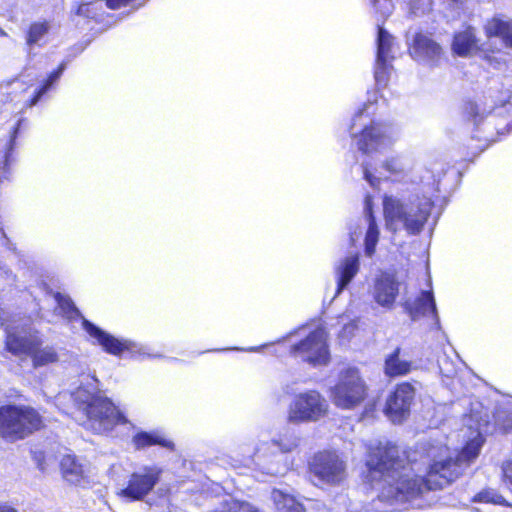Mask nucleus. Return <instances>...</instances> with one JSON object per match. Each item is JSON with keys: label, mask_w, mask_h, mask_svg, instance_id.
I'll use <instances>...</instances> for the list:
<instances>
[{"label": "nucleus", "mask_w": 512, "mask_h": 512, "mask_svg": "<svg viewBox=\"0 0 512 512\" xmlns=\"http://www.w3.org/2000/svg\"><path fill=\"white\" fill-rule=\"evenodd\" d=\"M484 438L472 430L469 440L459 453L441 445L429 450L430 463L424 472L417 463L401 457L396 445L374 441L367 446L366 480L377 493L380 502L403 504L421 496L425 491L442 488L458 478L479 455Z\"/></svg>", "instance_id": "nucleus-1"}, {"label": "nucleus", "mask_w": 512, "mask_h": 512, "mask_svg": "<svg viewBox=\"0 0 512 512\" xmlns=\"http://www.w3.org/2000/svg\"><path fill=\"white\" fill-rule=\"evenodd\" d=\"M430 196L414 193L406 199L385 195L383 212L386 227L392 232L405 230L409 235L420 234L433 208Z\"/></svg>", "instance_id": "nucleus-2"}, {"label": "nucleus", "mask_w": 512, "mask_h": 512, "mask_svg": "<svg viewBox=\"0 0 512 512\" xmlns=\"http://www.w3.org/2000/svg\"><path fill=\"white\" fill-rule=\"evenodd\" d=\"M75 405L87 416V426L97 433L110 431L127 419L118 411L112 401L97 389V379L91 377L86 385L79 386L71 393Z\"/></svg>", "instance_id": "nucleus-3"}, {"label": "nucleus", "mask_w": 512, "mask_h": 512, "mask_svg": "<svg viewBox=\"0 0 512 512\" xmlns=\"http://www.w3.org/2000/svg\"><path fill=\"white\" fill-rule=\"evenodd\" d=\"M367 108L359 110L352 119L350 133L357 148L363 153L381 151L397 139L396 129L389 124L374 122L365 114Z\"/></svg>", "instance_id": "nucleus-4"}, {"label": "nucleus", "mask_w": 512, "mask_h": 512, "mask_svg": "<svg viewBox=\"0 0 512 512\" xmlns=\"http://www.w3.org/2000/svg\"><path fill=\"white\" fill-rule=\"evenodd\" d=\"M6 348L15 356L27 355L32 359L35 368L46 366L58 361V353L52 346L42 347L38 333L30 326H6Z\"/></svg>", "instance_id": "nucleus-5"}, {"label": "nucleus", "mask_w": 512, "mask_h": 512, "mask_svg": "<svg viewBox=\"0 0 512 512\" xmlns=\"http://www.w3.org/2000/svg\"><path fill=\"white\" fill-rule=\"evenodd\" d=\"M42 420L36 410L27 406L0 407V437L14 442L32 434L41 427Z\"/></svg>", "instance_id": "nucleus-6"}, {"label": "nucleus", "mask_w": 512, "mask_h": 512, "mask_svg": "<svg viewBox=\"0 0 512 512\" xmlns=\"http://www.w3.org/2000/svg\"><path fill=\"white\" fill-rule=\"evenodd\" d=\"M368 387L356 368H347L338 375L337 383L330 389L335 406L345 410L355 409L366 399Z\"/></svg>", "instance_id": "nucleus-7"}, {"label": "nucleus", "mask_w": 512, "mask_h": 512, "mask_svg": "<svg viewBox=\"0 0 512 512\" xmlns=\"http://www.w3.org/2000/svg\"><path fill=\"white\" fill-rule=\"evenodd\" d=\"M329 404L317 390L297 394L289 405L288 420L292 423L316 422L328 413Z\"/></svg>", "instance_id": "nucleus-8"}, {"label": "nucleus", "mask_w": 512, "mask_h": 512, "mask_svg": "<svg viewBox=\"0 0 512 512\" xmlns=\"http://www.w3.org/2000/svg\"><path fill=\"white\" fill-rule=\"evenodd\" d=\"M291 352L313 367L326 366L330 362L327 334L323 328L309 332L302 340L292 346Z\"/></svg>", "instance_id": "nucleus-9"}, {"label": "nucleus", "mask_w": 512, "mask_h": 512, "mask_svg": "<svg viewBox=\"0 0 512 512\" xmlns=\"http://www.w3.org/2000/svg\"><path fill=\"white\" fill-rule=\"evenodd\" d=\"M310 471L323 484L338 485L346 478L344 461L336 453L328 451L314 456L310 464Z\"/></svg>", "instance_id": "nucleus-10"}, {"label": "nucleus", "mask_w": 512, "mask_h": 512, "mask_svg": "<svg viewBox=\"0 0 512 512\" xmlns=\"http://www.w3.org/2000/svg\"><path fill=\"white\" fill-rule=\"evenodd\" d=\"M161 473L157 466H144L131 474L127 487L120 489L117 495L129 500H141L153 490Z\"/></svg>", "instance_id": "nucleus-11"}, {"label": "nucleus", "mask_w": 512, "mask_h": 512, "mask_svg": "<svg viewBox=\"0 0 512 512\" xmlns=\"http://www.w3.org/2000/svg\"><path fill=\"white\" fill-rule=\"evenodd\" d=\"M83 329L90 336L94 343L102 346L103 349L113 355H121L125 352L135 356L144 354V348L128 339H118L103 331L87 320H83Z\"/></svg>", "instance_id": "nucleus-12"}, {"label": "nucleus", "mask_w": 512, "mask_h": 512, "mask_svg": "<svg viewBox=\"0 0 512 512\" xmlns=\"http://www.w3.org/2000/svg\"><path fill=\"white\" fill-rule=\"evenodd\" d=\"M415 392L412 384L402 382L388 395L384 413L393 423L402 422L410 414Z\"/></svg>", "instance_id": "nucleus-13"}, {"label": "nucleus", "mask_w": 512, "mask_h": 512, "mask_svg": "<svg viewBox=\"0 0 512 512\" xmlns=\"http://www.w3.org/2000/svg\"><path fill=\"white\" fill-rule=\"evenodd\" d=\"M411 56L428 66H438L442 60V48L428 35L417 33L409 47Z\"/></svg>", "instance_id": "nucleus-14"}, {"label": "nucleus", "mask_w": 512, "mask_h": 512, "mask_svg": "<svg viewBox=\"0 0 512 512\" xmlns=\"http://www.w3.org/2000/svg\"><path fill=\"white\" fill-rule=\"evenodd\" d=\"M277 447L276 440L270 439L260 440L255 448L253 461L265 474L278 475L285 470V467L279 466L276 461L278 458Z\"/></svg>", "instance_id": "nucleus-15"}, {"label": "nucleus", "mask_w": 512, "mask_h": 512, "mask_svg": "<svg viewBox=\"0 0 512 512\" xmlns=\"http://www.w3.org/2000/svg\"><path fill=\"white\" fill-rule=\"evenodd\" d=\"M405 308L413 321L431 314L434 327L440 329L436 303L431 291H421L414 301H407L405 303Z\"/></svg>", "instance_id": "nucleus-16"}, {"label": "nucleus", "mask_w": 512, "mask_h": 512, "mask_svg": "<svg viewBox=\"0 0 512 512\" xmlns=\"http://www.w3.org/2000/svg\"><path fill=\"white\" fill-rule=\"evenodd\" d=\"M416 369V362L411 360L400 347H396L385 356L383 372L387 377L406 376Z\"/></svg>", "instance_id": "nucleus-17"}, {"label": "nucleus", "mask_w": 512, "mask_h": 512, "mask_svg": "<svg viewBox=\"0 0 512 512\" xmlns=\"http://www.w3.org/2000/svg\"><path fill=\"white\" fill-rule=\"evenodd\" d=\"M399 292V284L393 276L382 274L375 282L373 296L383 307H391Z\"/></svg>", "instance_id": "nucleus-18"}, {"label": "nucleus", "mask_w": 512, "mask_h": 512, "mask_svg": "<svg viewBox=\"0 0 512 512\" xmlns=\"http://www.w3.org/2000/svg\"><path fill=\"white\" fill-rule=\"evenodd\" d=\"M359 270V257L357 254L349 255L342 259L335 268L337 276L336 295L351 282Z\"/></svg>", "instance_id": "nucleus-19"}, {"label": "nucleus", "mask_w": 512, "mask_h": 512, "mask_svg": "<svg viewBox=\"0 0 512 512\" xmlns=\"http://www.w3.org/2000/svg\"><path fill=\"white\" fill-rule=\"evenodd\" d=\"M370 196H366L365 199V211H366V222H367V231L364 239L365 246V255L368 257H372L375 253L376 245L379 240V228L376 224L375 218L372 215L370 210Z\"/></svg>", "instance_id": "nucleus-20"}, {"label": "nucleus", "mask_w": 512, "mask_h": 512, "mask_svg": "<svg viewBox=\"0 0 512 512\" xmlns=\"http://www.w3.org/2000/svg\"><path fill=\"white\" fill-rule=\"evenodd\" d=\"M63 477L72 484H81L86 478V468L72 455H66L61 460Z\"/></svg>", "instance_id": "nucleus-21"}, {"label": "nucleus", "mask_w": 512, "mask_h": 512, "mask_svg": "<svg viewBox=\"0 0 512 512\" xmlns=\"http://www.w3.org/2000/svg\"><path fill=\"white\" fill-rule=\"evenodd\" d=\"M487 38L498 37L505 47L512 48V22L493 18L484 27Z\"/></svg>", "instance_id": "nucleus-22"}, {"label": "nucleus", "mask_w": 512, "mask_h": 512, "mask_svg": "<svg viewBox=\"0 0 512 512\" xmlns=\"http://www.w3.org/2000/svg\"><path fill=\"white\" fill-rule=\"evenodd\" d=\"M452 48L459 56H466L479 50L480 48L478 47L474 29L468 28L465 31L456 34Z\"/></svg>", "instance_id": "nucleus-23"}, {"label": "nucleus", "mask_w": 512, "mask_h": 512, "mask_svg": "<svg viewBox=\"0 0 512 512\" xmlns=\"http://www.w3.org/2000/svg\"><path fill=\"white\" fill-rule=\"evenodd\" d=\"M133 444L136 449H143L152 445H160L165 448L173 447L172 442L165 439L159 432H139L133 437Z\"/></svg>", "instance_id": "nucleus-24"}, {"label": "nucleus", "mask_w": 512, "mask_h": 512, "mask_svg": "<svg viewBox=\"0 0 512 512\" xmlns=\"http://www.w3.org/2000/svg\"><path fill=\"white\" fill-rule=\"evenodd\" d=\"M272 499L278 512H304L301 503L297 502L293 496L280 490H273Z\"/></svg>", "instance_id": "nucleus-25"}, {"label": "nucleus", "mask_w": 512, "mask_h": 512, "mask_svg": "<svg viewBox=\"0 0 512 512\" xmlns=\"http://www.w3.org/2000/svg\"><path fill=\"white\" fill-rule=\"evenodd\" d=\"M392 49V36L381 26L378 25V38H377V58L381 63L384 60L390 62L393 58L391 55Z\"/></svg>", "instance_id": "nucleus-26"}, {"label": "nucleus", "mask_w": 512, "mask_h": 512, "mask_svg": "<svg viewBox=\"0 0 512 512\" xmlns=\"http://www.w3.org/2000/svg\"><path fill=\"white\" fill-rule=\"evenodd\" d=\"M76 14L97 22L104 21V4L102 1L83 3L78 6Z\"/></svg>", "instance_id": "nucleus-27"}, {"label": "nucleus", "mask_w": 512, "mask_h": 512, "mask_svg": "<svg viewBox=\"0 0 512 512\" xmlns=\"http://www.w3.org/2000/svg\"><path fill=\"white\" fill-rule=\"evenodd\" d=\"M64 69H65V64L62 63L56 71L52 72L48 76L44 85L37 91L36 95L32 98V100L29 104L30 106L35 105L40 100V98L49 90V88L52 86V84L60 78Z\"/></svg>", "instance_id": "nucleus-28"}, {"label": "nucleus", "mask_w": 512, "mask_h": 512, "mask_svg": "<svg viewBox=\"0 0 512 512\" xmlns=\"http://www.w3.org/2000/svg\"><path fill=\"white\" fill-rule=\"evenodd\" d=\"M48 30L49 24L47 22L32 24L28 32L27 43L29 45L38 43L47 34Z\"/></svg>", "instance_id": "nucleus-29"}, {"label": "nucleus", "mask_w": 512, "mask_h": 512, "mask_svg": "<svg viewBox=\"0 0 512 512\" xmlns=\"http://www.w3.org/2000/svg\"><path fill=\"white\" fill-rule=\"evenodd\" d=\"M55 299L58 303L60 313H62L65 317L72 319L79 315V311L74 306L70 298L58 293L56 294Z\"/></svg>", "instance_id": "nucleus-30"}, {"label": "nucleus", "mask_w": 512, "mask_h": 512, "mask_svg": "<svg viewBox=\"0 0 512 512\" xmlns=\"http://www.w3.org/2000/svg\"><path fill=\"white\" fill-rule=\"evenodd\" d=\"M391 66L389 61L384 60L381 63L376 59V67H375V81L378 86L385 87L388 83L389 75H390Z\"/></svg>", "instance_id": "nucleus-31"}, {"label": "nucleus", "mask_w": 512, "mask_h": 512, "mask_svg": "<svg viewBox=\"0 0 512 512\" xmlns=\"http://www.w3.org/2000/svg\"><path fill=\"white\" fill-rule=\"evenodd\" d=\"M474 501L506 505V501L502 495L493 489H485L475 495Z\"/></svg>", "instance_id": "nucleus-32"}, {"label": "nucleus", "mask_w": 512, "mask_h": 512, "mask_svg": "<svg viewBox=\"0 0 512 512\" xmlns=\"http://www.w3.org/2000/svg\"><path fill=\"white\" fill-rule=\"evenodd\" d=\"M21 122H22V120H18L17 124L15 125V127L13 128V130L11 132L10 139H9L8 143L6 144L5 152H4V156H3L4 157V161H3L4 167L3 168H6L12 162V152L15 148V141H16V138L18 135V131H19Z\"/></svg>", "instance_id": "nucleus-33"}, {"label": "nucleus", "mask_w": 512, "mask_h": 512, "mask_svg": "<svg viewBox=\"0 0 512 512\" xmlns=\"http://www.w3.org/2000/svg\"><path fill=\"white\" fill-rule=\"evenodd\" d=\"M384 169L392 175H399L405 171L406 165L400 157H391L383 164Z\"/></svg>", "instance_id": "nucleus-34"}, {"label": "nucleus", "mask_w": 512, "mask_h": 512, "mask_svg": "<svg viewBox=\"0 0 512 512\" xmlns=\"http://www.w3.org/2000/svg\"><path fill=\"white\" fill-rule=\"evenodd\" d=\"M277 444V455L280 453H288L293 451L298 446V440L296 437H284L279 440H276Z\"/></svg>", "instance_id": "nucleus-35"}, {"label": "nucleus", "mask_w": 512, "mask_h": 512, "mask_svg": "<svg viewBox=\"0 0 512 512\" xmlns=\"http://www.w3.org/2000/svg\"><path fill=\"white\" fill-rule=\"evenodd\" d=\"M370 2L383 18L391 14L393 9L391 0H370Z\"/></svg>", "instance_id": "nucleus-36"}, {"label": "nucleus", "mask_w": 512, "mask_h": 512, "mask_svg": "<svg viewBox=\"0 0 512 512\" xmlns=\"http://www.w3.org/2000/svg\"><path fill=\"white\" fill-rule=\"evenodd\" d=\"M503 481L512 492V459L503 462L501 466Z\"/></svg>", "instance_id": "nucleus-37"}, {"label": "nucleus", "mask_w": 512, "mask_h": 512, "mask_svg": "<svg viewBox=\"0 0 512 512\" xmlns=\"http://www.w3.org/2000/svg\"><path fill=\"white\" fill-rule=\"evenodd\" d=\"M363 174L365 180L374 188L378 187L380 184V178L373 175L367 165L363 166Z\"/></svg>", "instance_id": "nucleus-38"}, {"label": "nucleus", "mask_w": 512, "mask_h": 512, "mask_svg": "<svg viewBox=\"0 0 512 512\" xmlns=\"http://www.w3.org/2000/svg\"><path fill=\"white\" fill-rule=\"evenodd\" d=\"M356 327L357 325L354 321L344 325L342 331L340 332V336L344 339L350 338L353 335Z\"/></svg>", "instance_id": "nucleus-39"}, {"label": "nucleus", "mask_w": 512, "mask_h": 512, "mask_svg": "<svg viewBox=\"0 0 512 512\" xmlns=\"http://www.w3.org/2000/svg\"><path fill=\"white\" fill-rule=\"evenodd\" d=\"M135 0H107L106 6L111 9H118L122 6H126Z\"/></svg>", "instance_id": "nucleus-40"}, {"label": "nucleus", "mask_w": 512, "mask_h": 512, "mask_svg": "<svg viewBox=\"0 0 512 512\" xmlns=\"http://www.w3.org/2000/svg\"><path fill=\"white\" fill-rule=\"evenodd\" d=\"M465 110L476 121V117L478 115V106L475 103L469 102L466 104Z\"/></svg>", "instance_id": "nucleus-41"}, {"label": "nucleus", "mask_w": 512, "mask_h": 512, "mask_svg": "<svg viewBox=\"0 0 512 512\" xmlns=\"http://www.w3.org/2000/svg\"><path fill=\"white\" fill-rule=\"evenodd\" d=\"M0 512H18V511L10 505L3 504V505H0Z\"/></svg>", "instance_id": "nucleus-42"}, {"label": "nucleus", "mask_w": 512, "mask_h": 512, "mask_svg": "<svg viewBox=\"0 0 512 512\" xmlns=\"http://www.w3.org/2000/svg\"><path fill=\"white\" fill-rule=\"evenodd\" d=\"M359 235H356L355 232H352L351 235H350V238H351V241L354 242L356 240V238H358Z\"/></svg>", "instance_id": "nucleus-43"}, {"label": "nucleus", "mask_w": 512, "mask_h": 512, "mask_svg": "<svg viewBox=\"0 0 512 512\" xmlns=\"http://www.w3.org/2000/svg\"><path fill=\"white\" fill-rule=\"evenodd\" d=\"M257 349L256 348H250L248 349V351H256Z\"/></svg>", "instance_id": "nucleus-44"}, {"label": "nucleus", "mask_w": 512, "mask_h": 512, "mask_svg": "<svg viewBox=\"0 0 512 512\" xmlns=\"http://www.w3.org/2000/svg\"><path fill=\"white\" fill-rule=\"evenodd\" d=\"M253 512H259V510H258V509H255Z\"/></svg>", "instance_id": "nucleus-45"}]
</instances>
